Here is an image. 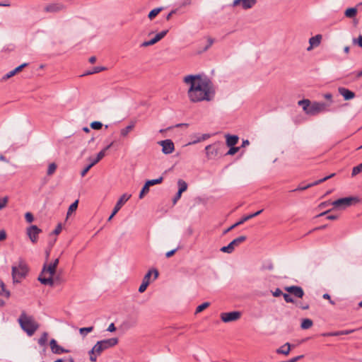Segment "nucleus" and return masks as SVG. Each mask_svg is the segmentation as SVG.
<instances>
[{
    "label": "nucleus",
    "mask_w": 362,
    "mask_h": 362,
    "mask_svg": "<svg viewBox=\"0 0 362 362\" xmlns=\"http://www.w3.org/2000/svg\"><path fill=\"white\" fill-rule=\"evenodd\" d=\"M183 81L189 86L187 95L192 103L210 101L214 96V88L211 82L200 75H187Z\"/></svg>",
    "instance_id": "f257e3e1"
},
{
    "label": "nucleus",
    "mask_w": 362,
    "mask_h": 362,
    "mask_svg": "<svg viewBox=\"0 0 362 362\" xmlns=\"http://www.w3.org/2000/svg\"><path fill=\"white\" fill-rule=\"evenodd\" d=\"M118 344L117 338H110L98 341L92 349L89 351L90 360L92 362H95L97 357L101 354V353L111 347L115 346Z\"/></svg>",
    "instance_id": "f03ea898"
},
{
    "label": "nucleus",
    "mask_w": 362,
    "mask_h": 362,
    "mask_svg": "<svg viewBox=\"0 0 362 362\" xmlns=\"http://www.w3.org/2000/svg\"><path fill=\"white\" fill-rule=\"evenodd\" d=\"M18 322L21 327L27 333L28 336H32L39 327L38 323L32 316L27 315L25 313H22Z\"/></svg>",
    "instance_id": "7ed1b4c3"
},
{
    "label": "nucleus",
    "mask_w": 362,
    "mask_h": 362,
    "mask_svg": "<svg viewBox=\"0 0 362 362\" xmlns=\"http://www.w3.org/2000/svg\"><path fill=\"white\" fill-rule=\"evenodd\" d=\"M56 270L57 269L51 264H47L45 263L43 265L42 270L37 278L38 281L43 285L53 286L54 284L53 276L56 273Z\"/></svg>",
    "instance_id": "20e7f679"
},
{
    "label": "nucleus",
    "mask_w": 362,
    "mask_h": 362,
    "mask_svg": "<svg viewBox=\"0 0 362 362\" xmlns=\"http://www.w3.org/2000/svg\"><path fill=\"white\" fill-rule=\"evenodd\" d=\"M28 267L27 264L21 260L17 266L12 267V277L14 282H21L27 275Z\"/></svg>",
    "instance_id": "39448f33"
},
{
    "label": "nucleus",
    "mask_w": 362,
    "mask_h": 362,
    "mask_svg": "<svg viewBox=\"0 0 362 362\" xmlns=\"http://www.w3.org/2000/svg\"><path fill=\"white\" fill-rule=\"evenodd\" d=\"M359 202L357 197H344L335 200L332 203L334 208L339 209H345L346 208L353 205Z\"/></svg>",
    "instance_id": "423d86ee"
},
{
    "label": "nucleus",
    "mask_w": 362,
    "mask_h": 362,
    "mask_svg": "<svg viewBox=\"0 0 362 362\" xmlns=\"http://www.w3.org/2000/svg\"><path fill=\"white\" fill-rule=\"evenodd\" d=\"M241 317L240 311H233L228 313H222L220 315L221 320L223 322H230L238 320Z\"/></svg>",
    "instance_id": "0eeeda50"
},
{
    "label": "nucleus",
    "mask_w": 362,
    "mask_h": 362,
    "mask_svg": "<svg viewBox=\"0 0 362 362\" xmlns=\"http://www.w3.org/2000/svg\"><path fill=\"white\" fill-rule=\"evenodd\" d=\"M245 240H246V236L241 235V236L234 239L227 246H224V247H221V251L223 252L231 253L234 250L235 247L239 245L240 243L244 242Z\"/></svg>",
    "instance_id": "6e6552de"
},
{
    "label": "nucleus",
    "mask_w": 362,
    "mask_h": 362,
    "mask_svg": "<svg viewBox=\"0 0 362 362\" xmlns=\"http://www.w3.org/2000/svg\"><path fill=\"white\" fill-rule=\"evenodd\" d=\"M328 105L325 103L314 102L311 104L308 111V115H315L324 112L327 109Z\"/></svg>",
    "instance_id": "1a4fd4ad"
},
{
    "label": "nucleus",
    "mask_w": 362,
    "mask_h": 362,
    "mask_svg": "<svg viewBox=\"0 0 362 362\" xmlns=\"http://www.w3.org/2000/svg\"><path fill=\"white\" fill-rule=\"evenodd\" d=\"M42 230L35 225H32L26 230V233L33 243H36L38 240V235Z\"/></svg>",
    "instance_id": "9d476101"
},
{
    "label": "nucleus",
    "mask_w": 362,
    "mask_h": 362,
    "mask_svg": "<svg viewBox=\"0 0 362 362\" xmlns=\"http://www.w3.org/2000/svg\"><path fill=\"white\" fill-rule=\"evenodd\" d=\"M131 194H122L119 200L117 201L113 211L110 216L108 218V221H110L112 217L119 211V210L122 208V206L130 199Z\"/></svg>",
    "instance_id": "9b49d317"
},
{
    "label": "nucleus",
    "mask_w": 362,
    "mask_h": 362,
    "mask_svg": "<svg viewBox=\"0 0 362 362\" xmlns=\"http://www.w3.org/2000/svg\"><path fill=\"white\" fill-rule=\"evenodd\" d=\"M159 144L162 146V152L164 154H170L175 150L174 144L170 139L161 141Z\"/></svg>",
    "instance_id": "f8f14e48"
},
{
    "label": "nucleus",
    "mask_w": 362,
    "mask_h": 362,
    "mask_svg": "<svg viewBox=\"0 0 362 362\" xmlns=\"http://www.w3.org/2000/svg\"><path fill=\"white\" fill-rule=\"evenodd\" d=\"M284 290L299 298H302L304 296V291L300 286H286L284 288Z\"/></svg>",
    "instance_id": "ddd939ff"
},
{
    "label": "nucleus",
    "mask_w": 362,
    "mask_h": 362,
    "mask_svg": "<svg viewBox=\"0 0 362 362\" xmlns=\"http://www.w3.org/2000/svg\"><path fill=\"white\" fill-rule=\"evenodd\" d=\"M207 159L211 160L216 158L218 154V148L216 144L208 145L205 148Z\"/></svg>",
    "instance_id": "4468645a"
},
{
    "label": "nucleus",
    "mask_w": 362,
    "mask_h": 362,
    "mask_svg": "<svg viewBox=\"0 0 362 362\" xmlns=\"http://www.w3.org/2000/svg\"><path fill=\"white\" fill-rule=\"evenodd\" d=\"M49 345H50V349L54 354H61L63 353L69 352L68 350H66V349H64L63 347H62L61 346H59L57 344V341L54 339H52L50 341Z\"/></svg>",
    "instance_id": "2eb2a0df"
},
{
    "label": "nucleus",
    "mask_w": 362,
    "mask_h": 362,
    "mask_svg": "<svg viewBox=\"0 0 362 362\" xmlns=\"http://www.w3.org/2000/svg\"><path fill=\"white\" fill-rule=\"evenodd\" d=\"M256 4V0H234L233 6L241 5L244 9L252 8Z\"/></svg>",
    "instance_id": "dca6fc26"
},
{
    "label": "nucleus",
    "mask_w": 362,
    "mask_h": 362,
    "mask_svg": "<svg viewBox=\"0 0 362 362\" xmlns=\"http://www.w3.org/2000/svg\"><path fill=\"white\" fill-rule=\"evenodd\" d=\"M334 175H335V173H332V174H331V175H328L327 177H323V178H322V179H320L319 180H317V181H315V182H314L313 183H310V184H309V185H306L305 187H299L293 189V191L295 192V191L305 190V189H308V188H309L310 187H313V186L317 185H318L320 183H322V182L327 180L328 179H329L331 177H333Z\"/></svg>",
    "instance_id": "f3484780"
},
{
    "label": "nucleus",
    "mask_w": 362,
    "mask_h": 362,
    "mask_svg": "<svg viewBox=\"0 0 362 362\" xmlns=\"http://www.w3.org/2000/svg\"><path fill=\"white\" fill-rule=\"evenodd\" d=\"M64 6L60 3H53L47 5L45 10L47 12H58L62 9H64Z\"/></svg>",
    "instance_id": "a211bd4d"
},
{
    "label": "nucleus",
    "mask_w": 362,
    "mask_h": 362,
    "mask_svg": "<svg viewBox=\"0 0 362 362\" xmlns=\"http://www.w3.org/2000/svg\"><path fill=\"white\" fill-rule=\"evenodd\" d=\"M152 275H153V280H156L158 276V271L156 269H151L148 270V272L144 276L142 281L148 283V284H150L151 277Z\"/></svg>",
    "instance_id": "6ab92c4d"
},
{
    "label": "nucleus",
    "mask_w": 362,
    "mask_h": 362,
    "mask_svg": "<svg viewBox=\"0 0 362 362\" xmlns=\"http://www.w3.org/2000/svg\"><path fill=\"white\" fill-rule=\"evenodd\" d=\"M338 90L346 100H351L355 97V93L353 91L345 88H339Z\"/></svg>",
    "instance_id": "aec40b11"
},
{
    "label": "nucleus",
    "mask_w": 362,
    "mask_h": 362,
    "mask_svg": "<svg viewBox=\"0 0 362 362\" xmlns=\"http://www.w3.org/2000/svg\"><path fill=\"white\" fill-rule=\"evenodd\" d=\"M322 40V35H317L314 37H312L309 40L310 46L308 47V50H311L314 47H317L321 42Z\"/></svg>",
    "instance_id": "412c9836"
},
{
    "label": "nucleus",
    "mask_w": 362,
    "mask_h": 362,
    "mask_svg": "<svg viewBox=\"0 0 362 362\" xmlns=\"http://www.w3.org/2000/svg\"><path fill=\"white\" fill-rule=\"evenodd\" d=\"M226 144L228 146H235L238 141V136L236 135H230L227 134L226 135Z\"/></svg>",
    "instance_id": "4be33fe9"
},
{
    "label": "nucleus",
    "mask_w": 362,
    "mask_h": 362,
    "mask_svg": "<svg viewBox=\"0 0 362 362\" xmlns=\"http://www.w3.org/2000/svg\"><path fill=\"white\" fill-rule=\"evenodd\" d=\"M134 126H135L134 122H131L126 127H124L120 130V135L122 137H126L128 135V134L134 128Z\"/></svg>",
    "instance_id": "5701e85b"
},
{
    "label": "nucleus",
    "mask_w": 362,
    "mask_h": 362,
    "mask_svg": "<svg viewBox=\"0 0 362 362\" xmlns=\"http://www.w3.org/2000/svg\"><path fill=\"white\" fill-rule=\"evenodd\" d=\"M291 350V346L289 343H286L284 345L281 346L279 349L276 350L277 354H281L284 355H288Z\"/></svg>",
    "instance_id": "b1692460"
},
{
    "label": "nucleus",
    "mask_w": 362,
    "mask_h": 362,
    "mask_svg": "<svg viewBox=\"0 0 362 362\" xmlns=\"http://www.w3.org/2000/svg\"><path fill=\"white\" fill-rule=\"evenodd\" d=\"M298 105L303 107V110L308 114V111L309 110V107H310V101L308 99H304L302 100H299L298 103Z\"/></svg>",
    "instance_id": "393cba45"
},
{
    "label": "nucleus",
    "mask_w": 362,
    "mask_h": 362,
    "mask_svg": "<svg viewBox=\"0 0 362 362\" xmlns=\"http://www.w3.org/2000/svg\"><path fill=\"white\" fill-rule=\"evenodd\" d=\"M0 296L5 298H8L10 296V292L6 290L5 284L2 281L0 282Z\"/></svg>",
    "instance_id": "a878e982"
},
{
    "label": "nucleus",
    "mask_w": 362,
    "mask_h": 362,
    "mask_svg": "<svg viewBox=\"0 0 362 362\" xmlns=\"http://www.w3.org/2000/svg\"><path fill=\"white\" fill-rule=\"evenodd\" d=\"M313 325V321L310 319L305 318L302 320L300 327L303 329H308L310 328Z\"/></svg>",
    "instance_id": "bb28decb"
},
{
    "label": "nucleus",
    "mask_w": 362,
    "mask_h": 362,
    "mask_svg": "<svg viewBox=\"0 0 362 362\" xmlns=\"http://www.w3.org/2000/svg\"><path fill=\"white\" fill-rule=\"evenodd\" d=\"M57 165L55 163H51L49 164L48 165V168H47V175L48 176H50L52 175H53L56 170H57Z\"/></svg>",
    "instance_id": "cd10ccee"
},
{
    "label": "nucleus",
    "mask_w": 362,
    "mask_h": 362,
    "mask_svg": "<svg viewBox=\"0 0 362 362\" xmlns=\"http://www.w3.org/2000/svg\"><path fill=\"white\" fill-rule=\"evenodd\" d=\"M177 184L179 186L178 191L180 192V193H182L183 192L187 190V184L186 183L185 181H184L183 180H179Z\"/></svg>",
    "instance_id": "c85d7f7f"
},
{
    "label": "nucleus",
    "mask_w": 362,
    "mask_h": 362,
    "mask_svg": "<svg viewBox=\"0 0 362 362\" xmlns=\"http://www.w3.org/2000/svg\"><path fill=\"white\" fill-rule=\"evenodd\" d=\"M78 204V200H76L74 203H72L69 206L68 211H67V214H66L67 217L69 216H70L74 211H75L77 209Z\"/></svg>",
    "instance_id": "c756f323"
},
{
    "label": "nucleus",
    "mask_w": 362,
    "mask_h": 362,
    "mask_svg": "<svg viewBox=\"0 0 362 362\" xmlns=\"http://www.w3.org/2000/svg\"><path fill=\"white\" fill-rule=\"evenodd\" d=\"M357 10L355 8H347L345 11V16L348 18H353L356 15Z\"/></svg>",
    "instance_id": "7c9ffc66"
},
{
    "label": "nucleus",
    "mask_w": 362,
    "mask_h": 362,
    "mask_svg": "<svg viewBox=\"0 0 362 362\" xmlns=\"http://www.w3.org/2000/svg\"><path fill=\"white\" fill-rule=\"evenodd\" d=\"M48 339V334L46 332H44L38 339V344L40 346H45L47 341Z\"/></svg>",
    "instance_id": "2f4dec72"
},
{
    "label": "nucleus",
    "mask_w": 362,
    "mask_h": 362,
    "mask_svg": "<svg viewBox=\"0 0 362 362\" xmlns=\"http://www.w3.org/2000/svg\"><path fill=\"white\" fill-rule=\"evenodd\" d=\"M252 216L251 214L245 216L243 217L238 222L235 223V224L231 226V228H235L236 226L243 224L244 222L248 221L249 219L252 218Z\"/></svg>",
    "instance_id": "473e14b6"
},
{
    "label": "nucleus",
    "mask_w": 362,
    "mask_h": 362,
    "mask_svg": "<svg viewBox=\"0 0 362 362\" xmlns=\"http://www.w3.org/2000/svg\"><path fill=\"white\" fill-rule=\"evenodd\" d=\"M162 11V8H154L153 9L152 11H150V13H148V18L152 20L153 18H154L160 11Z\"/></svg>",
    "instance_id": "72a5a7b5"
},
{
    "label": "nucleus",
    "mask_w": 362,
    "mask_h": 362,
    "mask_svg": "<svg viewBox=\"0 0 362 362\" xmlns=\"http://www.w3.org/2000/svg\"><path fill=\"white\" fill-rule=\"evenodd\" d=\"M163 178V177H160L157 179H154V180H149L148 181H146V184L150 187V186H152V185H157V184H160L162 182Z\"/></svg>",
    "instance_id": "f704fd0d"
},
{
    "label": "nucleus",
    "mask_w": 362,
    "mask_h": 362,
    "mask_svg": "<svg viewBox=\"0 0 362 362\" xmlns=\"http://www.w3.org/2000/svg\"><path fill=\"white\" fill-rule=\"evenodd\" d=\"M113 144V142L110 143L108 146H107L105 148H103L102 151H100L97 156L98 157L99 159H103L104 158V156H105V153H106V151L107 149H109Z\"/></svg>",
    "instance_id": "c9c22d12"
},
{
    "label": "nucleus",
    "mask_w": 362,
    "mask_h": 362,
    "mask_svg": "<svg viewBox=\"0 0 362 362\" xmlns=\"http://www.w3.org/2000/svg\"><path fill=\"white\" fill-rule=\"evenodd\" d=\"M210 305L209 302L203 303L202 304L198 305L196 308V313H199L202 312L204 309L207 308Z\"/></svg>",
    "instance_id": "e433bc0d"
},
{
    "label": "nucleus",
    "mask_w": 362,
    "mask_h": 362,
    "mask_svg": "<svg viewBox=\"0 0 362 362\" xmlns=\"http://www.w3.org/2000/svg\"><path fill=\"white\" fill-rule=\"evenodd\" d=\"M361 172H362V163L361 164H359L358 165L353 168L351 175H352V177H354Z\"/></svg>",
    "instance_id": "4c0bfd02"
},
{
    "label": "nucleus",
    "mask_w": 362,
    "mask_h": 362,
    "mask_svg": "<svg viewBox=\"0 0 362 362\" xmlns=\"http://www.w3.org/2000/svg\"><path fill=\"white\" fill-rule=\"evenodd\" d=\"M149 192V186L145 183L144 186L143 187L140 194H139V199H142L146 194H147Z\"/></svg>",
    "instance_id": "58836bf2"
},
{
    "label": "nucleus",
    "mask_w": 362,
    "mask_h": 362,
    "mask_svg": "<svg viewBox=\"0 0 362 362\" xmlns=\"http://www.w3.org/2000/svg\"><path fill=\"white\" fill-rule=\"evenodd\" d=\"M103 124L100 122L95 121L91 122L90 127L93 129L99 130L102 128Z\"/></svg>",
    "instance_id": "ea45409f"
},
{
    "label": "nucleus",
    "mask_w": 362,
    "mask_h": 362,
    "mask_svg": "<svg viewBox=\"0 0 362 362\" xmlns=\"http://www.w3.org/2000/svg\"><path fill=\"white\" fill-rule=\"evenodd\" d=\"M168 30H163L162 32L158 33L154 38L157 40V42L160 41L161 39H163L166 34L168 33Z\"/></svg>",
    "instance_id": "a19ab883"
},
{
    "label": "nucleus",
    "mask_w": 362,
    "mask_h": 362,
    "mask_svg": "<svg viewBox=\"0 0 362 362\" xmlns=\"http://www.w3.org/2000/svg\"><path fill=\"white\" fill-rule=\"evenodd\" d=\"M93 329V327H83L79 329V332L81 333V334L85 335L87 333L92 332Z\"/></svg>",
    "instance_id": "79ce46f5"
},
{
    "label": "nucleus",
    "mask_w": 362,
    "mask_h": 362,
    "mask_svg": "<svg viewBox=\"0 0 362 362\" xmlns=\"http://www.w3.org/2000/svg\"><path fill=\"white\" fill-rule=\"evenodd\" d=\"M230 148L228 150L226 155H230V156L234 155L240 150V147H235L234 146H230Z\"/></svg>",
    "instance_id": "37998d69"
},
{
    "label": "nucleus",
    "mask_w": 362,
    "mask_h": 362,
    "mask_svg": "<svg viewBox=\"0 0 362 362\" xmlns=\"http://www.w3.org/2000/svg\"><path fill=\"white\" fill-rule=\"evenodd\" d=\"M157 42V40L153 37V39H151V40H148V41H145L142 43L141 46L142 47H148V46H150V45H154L156 44Z\"/></svg>",
    "instance_id": "c03bdc74"
},
{
    "label": "nucleus",
    "mask_w": 362,
    "mask_h": 362,
    "mask_svg": "<svg viewBox=\"0 0 362 362\" xmlns=\"http://www.w3.org/2000/svg\"><path fill=\"white\" fill-rule=\"evenodd\" d=\"M105 69H106L105 67H103V66L94 67L93 69V71H89L88 73H87V74H95V73H98V72H100V71H104Z\"/></svg>",
    "instance_id": "a18cd8bd"
},
{
    "label": "nucleus",
    "mask_w": 362,
    "mask_h": 362,
    "mask_svg": "<svg viewBox=\"0 0 362 362\" xmlns=\"http://www.w3.org/2000/svg\"><path fill=\"white\" fill-rule=\"evenodd\" d=\"M342 331H338V332H328L323 334V336L326 337H336V336H340L342 335Z\"/></svg>",
    "instance_id": "49530a36"
},
{
    "label": "nucleus",
    "mask_w": 362,
    "mask_h": 362,
    "mask_svg": "<svg viewBox=\"0 0 362 362\" xmlns=\"http://www.w3.org/2000/svg\"><path fill=\"white\" fill-rule=\"evenodd\" d=\"M148 285H149V284H148V283H146V282H145V281H142V283H141V284L140 285V286H139V291L140 293H143V292H144V291H146V289L147 288V287H148Z\"/></svg>",
    "instance_id": "de8ad7c7"
},
{
    "label": "nucleus",
    "mask_w": 362,
    "mask_h": 362,
    "mask_svg": "<svg viewBox=\"0 0 362 362\" xmlns=\"http://www.w3.org/2000/svg\"><path fill=\"white\" fill-rule=\"evenodd\" d=\"M25 218L27 222L32 223L34 221V217L30 212H27L25 214Z\"/></svg>",
    "instance_id": "09e8293b"
},
{
    "label": "nucleus",
    "mask_w": 362,
    "mask_h": 362,
    "mask_svg": "<svg viewBox=\"0 0 362 362\" xmlns=\"http://www.w3.org/2000/svg\"><path fill=\"white\" fill-rule=\"evenodd\" d=\"M7 202H8L7 197L0 199V210L4 209L6 206Z\"/></svg>",
    "instance_id": "8fccbe9b"
},
{
    "label": "nucleus",
    "mask_w": 362,
    "mask_h": 362,
    "mask_svg": "<svg viewBox=\"0 0 362 362\" xmlns=\"http://www.w3.org/2000/svg\"><path fill=\"white\" fill-rule=\"evenodd\" d=\"M283 297L286 303H294V300L291 298V296L289 294L284 293Z\"/></svg>",
    "instance_id": "3c124183"
},
{
    "label": "nucleus",
    "mask_w": 362,
    "mask_h": 362,
    "mask_svg": "<svg viewBox=\"0 0 362 362\" xmlns=\"http://www.w3.org/2000/svg\"><path fill=\"white\" fill-rule=\"evenodd\" d=\"M14 75H16L15 72L13 70L9 71L8 73H7L6 74H5L3 78H2V80L3 81H6L8 80V78H10L11 77L13 76Z\"/></svg>",
    "instance_id": "603ef678"
},
{
    "label": "nucleus",
    "mask_w": 362,
    "mask_h": 362,
    "mask_svg": "<svg viewBox=\"0 0 362 362\" xmlns=\"http://www.w3.org/2000/svg\"><path fill=\"white\" fill-rule=\"evenodd\" d=\"M28 65L27 63H24L20 66H18V67H16V69H13L15 74H16L17 73H18L19 71H21L23 68L25 67L26 66Z\"/></svg>",
    "instance_id": "864d4df0"
},
{
    "label": "nucleus",
    "mask_w": 362,
    "mask_h": 362,
    "mask_svg": "<svg viewBox=\"0 0 362 362\" xmlns=\"http://www.w3.org/2000/svg\"><path fill=\"white\" fill-rule=\"evenodd\" d=\"M273 296L274 297H279L280 296H283V293L281 291V290L280 288H276L273 293H272Z\"/></svg>",
    "instance_id": "5fc2aeb1"
},
{
    "label": "nucleus",
    "mask_w": 362,
    "mask_h": 362,
    "mask_svg": "<svg viewBox=\"0 0 362 362\" xmlns=\"http://www.w3.org/2000/svg\"><path fill=\"white\" fill-rule=\"evenodd\" d=\"M62 226L61 224H58L56 228L54 230L53 233L55 235H59L62 231Z\"/></svg>",
    "instance_id": "6e6d98bb"
},
{
    "label": "nucleus",
    "mask_w": 362,
    "mask_h": 362,
    "mask_svg": "<svg viewBox=\"0 0 362 362\" xmlns=\"http://www.w3.org/2000/svg\"><path fill=\"white\" fill-rule=\"evenodd\" d=\"M91 168L92 166H90V164L87 167H86L81 173V176L84 177Z\"/></svg>",
    "instance_id": "4d7b16f0"
},
{
    "label": "nucleus",
    "mask_w": 362,
    "mask_h": 362,
    "mask_svg": "<svg viewBox=\"0 0 362 362\" xmlns=\"http://www.w3.org/2000/svg\"><path fill=\"white\" fill-rule=\"evenodd\" d=\"M354 42L357 43L361 47H362V35H359L357 39H354Z\"/></svg>",
    "instance_id": "13d9d810"
},
{
    "label": "nucleus",
    "mask_w": 362,
    "mask_h": 362,
    "mask_svg": "<svg viewBox=\"0 0 362 362\" xmlns=\"http://www.w3.org/2000/svg\"><path fill=\"white\" fill-rule=\"evenodd\" d=\"M6 238V233L4 230H0V241H3Z\"/></svg>",
    "instance_id": "bf43d9fd"
},
{
    "label": "nucleus",
    "mask_w": 362,
    "mask_h": 362,
    "mask_svg": "<svg viewBox=\"0 0 362 362\" xmlns=\"http://www.w3.org/2000/svg\"><path fill=\"white\" fill-rule=\"evenodd\" d=\"M297 306L299 307L300 308H301L302 310H308L310 308V305L308 303H305V304L300 303V304H297Z\"/></svg>",
    "instance_id": "052dcab7"
},
{
    "label": "nucleus",
    "mask_w": 362,
    "mask_h": 362,
    "mask_svg": "<svg viewBox=\"0 0 362 362\" xmlns=\"http://www.w3.org/2000/svg\"><path fill=\"white\" fill-rule=\"evenodd\" d=\"M108 332H115L116 330V327L114 325V323H111L108 327H107V329Z\"/></svg>",
    "instance_id": "680f3d73"
},
{
    "label": "nucleus",
    "mask_w": 362,
    "mask_h": 362,
    "mask_svg": "<svg viewBox=\"0 0 362 362\" xmlns=\"http://www.w3.org/2000/svg\"><path fill=\"white\" fill-rule=\"evenodd\" d=\"M181 194L182 193H180V192L178 191L177 194L175 195V197H174L173 200V204H176V202H177L178 199H180V198L181 197Z\"/></svg>",
    "instance_id": "e2e57ef3"
},
{
    "label": "nucleus",
    "mask_w": 362,
    "mask_h": 362,
    "mask_svg": "<svg viewBox=\"0 0 362 362\" xmlns=\"http://www.w3.org/2000/svg\"><path fill=\"white\" fill-rule=\"evenodd\" d=\"M176 251H177V249H174V250H172L170 251H168L165 254L166 257H170L171 256H173L175 253Z\"/></svg>",
    "instance_id": "0e129e2a"
},
{
    "label": "nucleus",
    "mask_w": 362,
    "mask_h": 362,
    "mask_svg": "<svg viewBox=\"0 0 362 362\" xmlns=\"http://www.w3.org/2000/svg\"><path fill=\"white\" fill-rule=\"evenodd\" d=\"M354 76H355V78L356 79H358L361 77H362V70L360 71H358V72H356V73H354Z\"/></svg>",
    "instance_id": "69168bd1"
},
{
    "label": "nucleus",
    "mask_w": 362,
    "mask_h": 362,
    "mask_svg": "<svg viewBox=\"0 0 362 362\" xmlns=\"http://www.w3.org/2000/svg\"><path fill=\"white\" fill-rule=\"evenodd\" d=\"M342 331V335H346V334H349L352 332H354V329H347V330H341Z\"/></svg>",
    "instance_id": "338daca9"
},
{
    "label": "nucleus",
    "mask_w": 362,
    "mask_h": 362,
    "mask_svg": "<svg viewBox=\"0 0 362 362\" xmlns=\"http://www.w3.org/2000/svg\"><path fill=\"white\" fill-rule=\"evenodd\" d=\"M338 216L335 215H328L327 216V219L328 220H336Z\"/></svg>",
    "instance_id": "774afa93"
}]
</instances>
